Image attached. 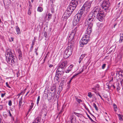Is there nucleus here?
<instances>
[{
    "label": "nucleus",
    "mask_w": 123,
    "mask_h": 123,
    "mask_svg": "<svg viewBox=\"0 0 123 123\" xmlns=\"http://www.w3.org/2000/svg\"><path fill=\"white\" fill-rule=\"evenodd\" d=\"M113 108L115 111L116 112L117 110V105L114 103L113 104Z\"/></svg>",
    "instance_id": "nucleus-22"
},
{
    "label": "nucleus",
    "mask_w": 123,
    "mask_h": 123,
    "mask_svg": "<svg viewBox=\"0 0 123 123\" xmlns=\"http://www.w3.org/2000/svg\"><path fill=\"white\" fill-rule=\"evenodd\" d=\"M73 66V65H71L69 67H70V68H72Z\"/></svg>",
    "instance_id": "nucleus-59"
},
{
    "label": "nucleus",
    "mask_w": 123,
    "mask_h": 123,
    "mask_svg": "<svg viewBox=\"0 0 123 123\" xmlns=\"http://www.w3.org/2000/svg\"><path fill=\"white\" fill-rule=\"evenodd\" d=\"M89 38L87 37L84 35L81 39L80 41V46L82 47L84 45L86 44L89 40Z\"/></svg>",
    "instance_id": "nucleus-7"
},
{
    "label": "nucleus",
    "mask_w": 123,
    "mask_h": 123,
    "mask_svg": "<svg viewBox=\"0 0 123 123\" xmlns=\"http://www.w3.org/2000/svg\"><path fill=\"white\" fill-rule=\"evenodd\" d=\"M65 81L64 80L62 81L60 85L59 86H60L63 87V85Z\"/></svg>",
    "instance_id": "nucleus-25"
},
{
    "label": "nucleus",
    "mask_w": 123,
    "mask_h": 123,
    "mask_svg": "<svg viewBox=\"0 0 123 123\" xmlns=\"http://www.w3.org/2000/svg\"><path fill=\"white\" fill-rule=\"evenodd\" d=\"M105 15L103 13H98L97 18L100 21H102L104 19Z\"/></svg>",
    "instance_id": "nucleus-10"
},
{
    "label": "nucleus",
    "mask_w": 123,
    "mask_h": 123,
    "mask_svg": "<svg viewBox=\"0 0 123 123\" xmlns=\"http://www.w3.org/2000/svg\"><path fill=\"white\" fill-rule=\"evenodd\" d=\"M88 27L84 35L87 37H89L90 34L92 31V28L93 25H92V24H91L89 25H88Z\"/></svg>",
    "instance_id": "nucleus-9"
},
{
    "label": "nucleus",
    "mask_w": 123,
    "mask_h": 123,
    "mask_svg": "<svg viewBox=\"0 0 123 123\" xmlns=\"http://www.w3.org/2000/svg\"><path fill=\"white\" fill-rule=\"evenodd\" d=\"M82 7L81 8V9H80L78 12V13H77V18L79 16H81L84 13V9H82Z\"/></svg>",
    "instance_id": "nucleus-14"
},
{
    "label": "nucleus",
    "mask_w": 123,
    "mask_h": 123,
    "mask_svg": "<svg viewBox=\"0 0 123 123\" xmlns=\"http://www.w3.org/2000/svg\"><path fill=\"white\" fill-rule=\"evenodd\" d=\"M71 4H70L68 7L67 10L71 12V13L73 12L76 8L77 5V1L75 0H72L71 1Z\"/></svg>",
    "instance_id": "nucleus-5"
},
{
    "label": "nucleus",
    "mask_w": 123,
    "mask_h": 123,
    "mask_svg": "<svg viewBox=\"0 0 123 123\" xmlns=\"http://www.w3.org/2000/svg\"><path fill=\"white\" fill-rule=\"evenodd\" d=\"M88 117L89 118L90 120L92 122H94V121L88 115H87Z\"/></svg>",
    "instance_id": "nucleus-47"
},
{
    "label": "nucleus",
    "mask_w": 123,
    "mask_h": 123,
    "mask_svg": "<svg viewBox=\"0 0 123 123\" xmlns=\"http://www.w3.org/2000/svg\"><path fill=\"white\" fill-rule=\"evenodd\" d=\"M83 71V68H81V71L79 73H77V75L79 74L80 73H81Z\"/></svg>",
    "instance_id": "nucleus-53"
},
{
    "label": "nucleus",
    "mask_w": 123,
    "mask_h": 123,
    "mask_svg": "<svg viewBox=\"0 0 123 123\" xmlns=\"http://www.w3.org/2000/svg\"><path fill=\"white\" fill-rule=\"evenodd\" d=\"M67 64V61H65L62 62L59 65L60 67H63L65 69L66 65Z\"/></svg>",
    "instance_id": "nucleus-12"
},
{
    "label": "nucleus",
    "mask_w": 123,
    "mask_h": 123,
    "mask_svg": "<svg viewBox=\"0 0 123 123\" xmlns=\"http://www.w3.org/2000/svg\"><path fill=\"white\" fill-rule=\"evenodd\" d=\"M64 69H64L62 67H60L59 66L58 67L56 70L61 71V72H63V70H64Z\"/></svg>",
    "instance_id": "nucleus-19"
},
{
    "label": "nucleus",
    "mask_w": 123,
    "mask_h": 123,
    "mask_svg": "<svg viewBox=\"0 0 123 123\" xmlns=\"http://www.w3.org/2000/svg\"><path fill=\"white\" fill-rule=\"evenodd\" d=\"M88 96L90 98H91L92 96V95L91 94V93L90 92H89L88 93Z\"/></svg>",
    "instance_id": "nucleus-37"
},
{
    "label": "nucleus",
    "mask_w": 123,
    "mask_h": 123,
    "mask_svg": "<svg viewBox=\"0 0 123 123\" xmlns=\"http://www.w3.org/2000/svg\"><path fill=\"white\" fill-rule=\"evenodd\" d=\"M120 89V86H117V91L118 92Z\"/></svg>",
    "instance_id": "nucleus-44"
},
{
    "label": "nucleus",
    "mask_w": 123,
    "mask_h": 123,
    "mask_svg": "<svg viewBox=\"0 0 123 123\" xmlns=\"http://www.w3.org/2000/svg\"><path fill=\"white\" fill-rule=\"evenodd\" d=\"M41 118L38 117L36 118L32 123H40Z\"/></svg>",
    "instance_id": "nucleus-16"
},
{
    "label": "nucleus",
    "mask_w": 123,
    "mask_h": 123,
    "mask_svg": "<svg viewBox=\"0 0 123 123\" xmlns=\"http://www.w3.org/2000/svg\"><path fill=\"white\" fill-rule=\"evenodd\" d=\"M44 37L46 38H47V32L46 31H44Z\"/></svg>",
    "instance_id": "nucleus-38"
},
{
    "label": "nucleus",
    "mask_w": 123,
    "mask_h": 123,
    "mask_svg": "<svg viewBox=\"0 0 123 123\" xmlns=\"http://www.w3.org/2000/svg\"><path fill=\"white\" fill-rule=\"evenodd\" d=\"M92 2L91 1L86 2L82 6V9H84L88 12L90 8Z\"/></svg>",
    "instance_id": "nucleus-8"
},
{
    "label": "nucleus",
    "mask_w": 123,
    "mask_h": 123,
    "mask_svg": "<svg viewBox=\"0 0 123 123\" xmlns=\"http://www.w3.org/2000/svg\"><path fill=\"white\" fill-rule=\"evenodd\" d=\"M117 115L118 116L119 120L121 121H123V119L122 117L123 116L121 114H117Z\"/></svg>",
    "instance_id": "nucleus-21"
},
{
    "label": "nucleus",
    "mask_w": 123,
    "mask_h": 123,
    "mask_svg": "<svg viewBox=\"0 0 123 123\" xmlns=\"http://www.w3.org/2000/svg\"><path fill=\"white\" fill-rule=\"evenodd\" d=\"M40 99V96H38L37 99V104L39 103V101Z\"/></svg>",
    "instance_id": "nucleus-36"
},
{
    "label": "nucleus",
    "mask_w": 123,
    "mask_h": 123,
    "mask_svg": "<svg viewBox=\"0 0 123 123\" xmlns=\"http://www.w3.org/2000/svg\"><path fill=\"white\" fill-rule=\"evenodd\" d=\"M45 110H46L45 109H43L41 110V111L42 114H43V115H44L45 116L46 114V113L45 111Z\"/></svg>",
    "instance_id": "nucleus-23"
},
{
    "label": "nucleus",
    "mask_w": 123,
    "mask_h": 123,
    "mask_svg": "<svg viewBox=\"0 0 123 123\" xmlns=\"http://www.w3.org/2000/svg\"><path fill=\"white\" fill-rule=\"evenodd\" d=\"M43 8L41 7H38V8L37 11L38 12H41L43 11Z\"/></svg>",
    "instance_id": "nucleus-26"
},
{
    "label": "nucleus",
    "mask_w": 123,
    "mask_h": 123,
    "mask_svg": "<svg viewBox=\"0 0 123 123\" xmlns=\"http://www.w3.org/2000/svg\"><path fill=\"white\" fill-rule=\"evenodd\" d=\"M110 5L109 0H104L101 5V7L106 12L109 11V8Z\"/></svg>",
    "instance_id": "nucleus-4"
},
{
    "label": "nucleus",
    "mask_w": 123,
    "mask_h": 123,
    "mask_svg": "<svg viewBox=\"0 0 123 123\" xmlns=\"http://www.w3.org/2000/svg\"><path fill=\"white\" fill-rule=\"evenodd\" d=\"M6 61H7V63L10 64H12L13 62L12 61V60L11 57L10 56L8 57H6Z\"/></svg>",
    "instance_id": "nucleus-15"
},
{
    "label": "nucleus",
    "mask_w": 123,
    "mask_h": 123,
    "mask_svg": "<svg viewBox=\"0 0 123 123\" xmlns=\"http://www.w3.org/2000/svg\"><path fill=\"white\" fill-rule=\"evenodd\" d=\"M96 87L99 88V85L98 84H97L95 86Z\"/></svg>",
    "instance_id": "nucleus-54"
},
{
    "label": "nucleus",
    "mask_w": 123,
    "mask_h": 123,
    "mask_svg": "<svg viewBox=\"0 0 123 123\" xmlns=\"http://www.w3.org/2000/svg\"><path fill=\"white\" fill-rule=\"evenodd\" d=\"M29 55L31 56L32 58H33L34 56V55L33 54H32L31 52H30V55Z\"/></svg>",
    "instance_id": "nucleus-50"
},
{
    "label": "nucleus",
    "mask_w": 123,
    "mask_h": 123,
    "mask_svg": "<svg viewBox=\"0 0 123 123\" xmlns=\"http://www.w3.org/2000/svg\"><path fill=\"white\" fill-rule=\"evenodd\" d=\"M120 38L123 39V33H122L120 34Z\"/></svg>",
    "instance_id": "nucleus-49"
},
{
    "label": "nucleus",
    "mask_w": 123,
    "mask_h": 123,
    "mask_svg": "<svg viewBox=\"0 0 123 123\" xmlns=\"http://www.w3.org/2000/svg\"><path fill=\"white\" fill-rule=\"evenodd\" d=\"M93 106L95 108L96 110V111H98V107H97V106H96V104L95 103H93Z\"/></svg>",
    "instance_id": "nucleus-31"
},
{
    "label": "nucleus",
    "mask_w": 123,
    "mask_h": 123,
    "mask_svg": "<svg viewBox=\"0 0 123 123\" xmlns=\"http://www.w3.org/2000/svg\"><path fill=\"white\" fill-rule=\"evenodd\" d=\"M98 95L102 99H103V98H102V97H101V96L99 94H98Z\"/></svg>",
    "instance_id": "nucleus-63"
},
{
    "label": "nucleus",
    "mask_w": 123,
    "mask_h": 123,
    "mask_svg": "<svg viewBox=\"0 0 123 123\" xmlns=\"http://www.w3.org/2000/svg\"><path fill=\"white\" fill-rule=\"evenodd\" d=\"M33 47L31 46L30 49V50L29 52V55H30V52H31L33 49Z\"/></svg>",
    "instance_id": "nucleus-34"
},
{
    "label": "nucleus",
    "mask_w": 123,
    "mask_h": 123,
    "mask_svg": "<svg viewBox=\"0 0 123 123\" xmlns=\"http://www.w3.org/2000/svg\"><path fill=\"white\" fill-rule=\"evenodd\" d=\"M123 40V39L122 38H120V39L119 41V43H121L122 42V41Z\"/></svg>",
    "instance_id": "nucleus-43"
},
{
    "label": "nucleus",
    "mask_w": 123,
    "mask_h": 123,
    "mask_svg": "<svg viewBox=\"0 0 123 123\" xmlns=\"http://www.w3.org/2000/svg\"><path fill=\"white\" fill-rule=\"evenodd\" d=\"M5 94V93L4 94H3V93L1 94V97H3L4 96Z\"/></svg>",
    "instance_id": "nucleus-56"
},
{
    "label": "nucleus",
    "mask_w": 123,
    "mask_h": 123,
    "mask_svg": "<svg viewBox=\"0 0 123 123\" xmlns=\"http://www.w3.org/2000/svg\"><path fill=\"white\" fill-rule=\"evenodd\" d=\"M22 97H21L19 99V105H18L19 106V109L21 107H22Z\"/></svg>",
    "instance_id": "nucleus-20"
},
{
    "label": "nucleus",
    "mask_w": 123,
    "mask_h": 123,
    "mask_svg": "<svg viewBox=\"0 0 123 123\" xmlns=\"http://www.w3.org/2000/svg\"><path fill=\"white\" fill-rule=\"evenodd\" d=\"M117 22L116 23H115L114 24V27H113L114 28H115V26L117 25Z\"/></svg>",
    "instance_id": "nucleus-62"
},
{
    "label": "nucleus",
    "mask_w": 123,
    "mask_h": 123,
    "mask_svg": "<svg viewBox=\"0 0 123 123\" xmlns=\"http://www.w3.org/2000/svg\"><path fill=\"white\" fill-rule=\"evenodd\" d=\"M93 17V15L92 13H91L89 14L85 21V25L86 26L89 25L91 24H92V25H93V23L92 22L94 19Z\"/></svg>",
    "instance_id": "nucleus-6"
},
{
    "label": "nucleus",
    "mask_w": 123,
    "mask_h": 123,
    "mask_svg": "<svg viewBox=\"0 0 123 123\" xmlns=\"http://www.w3.org/2000/svg\"><path fill=\"white\" fill-rule=\"evenodd\" d=\"M77 28L76 27L74 29L73 31L71 34L68 37V46L69 47H71L73 48L75 42L74 40V38L76 37V35L75 36L76 33Z\"/></svg>",
    "instance_id": "nucleus-1"
},
{
    "label": "nucleus",
    "mask_w": 123,
    "mask_h": 123,
    "mask_svg": "<svg viewBox=\"0 0 123 123\" xmlns=\"http://www.w3.org/2000/svg\"><path fill=\"white\" fill-rule=\"evenodd\" d=\"M14 55L13 51L11 49H9L6 50L5 55L6 57L10 56L11 57L13 64L16 62V57L14 56Z\"/></svg>",
    "instance_id": "nucleus-2"
},
{
    "label": "nucleus",
    "mask_w": 123,
    "mask_h": 123,
    "mask_svg": "<svg viewBox=\"0 0 123 123\" xmlns=\"http://www.w3.org/2000/svg\"><path fill=\"white\" fill-rule=\"evenodd\" d=\"M86 55V54H82L81 55L80 58L82 59L83 57H84Z\"/></svg>",
    "instance_id": "nucleus-33"
},
{
    "label": "nucleus",
    "mask_w": 123,
    "mask_h": 123,
    "mask_svg": "<svg viewBox=\"0 0 123 123\" xmlns=\"http://www.w3.org/2000/svg\"><path fill=\"white\" fill-rule=\"evenodd\" d=\"M82 60V59H81V58H80V59H79V63H80L81 62V61Z\"/></svg>",
    "instance_id": "nucleus-58"
},
{
    "label": "nucleus",
    "mask_w": 123,
    "mask_h": 123,
    "mask_svg": "<svg viewBox=\"0 0 123 123\" xmlns=\"http://www.w3.org/2000/svg\"><path fill=\"white\" fill-rule=\"evenodd\" d=\"M100 8L99 6H96L94 8L92 11L95 13L96 12L99 13V11L100 10Z\"/></svg>",
    "instance_id": "nucleus-13"
},
{
    "label": "nucleus",
    "mask_w": 123,
    "mask_h": 123,
    "mask_svg": "<svg viewBox=\"0 0 123 123\" xmlns=\"http://www.w3.org/2000/svg\"><path fill=\"white\" fill-rule=\"evenodd\" d=\"M73 24L74 26H75L77 24V19L76 18V17L75 16L73 21Z\"/></svg>",
    "instance_id": "nucleus-17"
},
{
    "label": "nucleus",
    "mask_w": 123,
    "mask_h": 123,
    "mask_svg": "<svg viewBox=\"0 0 123 123\" xmlns=\"http://www.w3.org/2000/svg\"><path fill=\"white\" fill-rule=\"evenodd\" d=\"M68 69L70 70L71 71V70H72V68H70L69 67L68 68Z\"/></svg>",
    "instance_id": "nucleus-64"
},
{
    "label": "nucleus",
    "mask_w": 123,
    "mask_h": 123,
    "mask_svg": "<svg viewBox=\"0 0 123 123\" xmlns=\"http://www.w3.org/2000/svg\"><path fill=\"white\" fill-rule=\"evenodd\" d=\"M72 13L71 12L68 11L67 10H66L63 15L64 18L67 19L70 16Z\"/></svg>",
    "instance_id": "nucleus-11"
},
{
    "label": "nucleus",
    "mask_w": 123,
    "mask_h": 123,
    "mask_svg": "<svg viewBox=\"0 0 123 123\" xmlns=\"http://www.w3.org/2000/svg\"><path fill=\"white\" fill-rule=\"evenodd\" d=\"M106 65V64H103L102 66V69H104L105 68V67Z\"/></svg>",
    "instance_id": "nucleus-46"
},
{
    "label": "nucleus",
    "mask_w": 123,
    "mask_h": 123,
    "mask_svg": "<svg viewBox=\"0 0 123 123\" xmlns=\"http://www.w3.org/2000/svg\"><path fill=\"white\" fill-rule=\"evenodd\" d=\"M34 104L33 103H31V105L30 106V108L29 110L28 111H30L32 109L33 106Z\"/></svg>",
    "instance_id": "nucleus-30"
},
{
    "label": "nucleus",
    "mask_w": 123,
    "mask_h": 123,
    "mask_svg": "<svg viewBox=\"0 0 123 123\" xmlns=\"http://www.w3.org/2000/svg\"><path fill=\"white\" fill-rule=\"evenodd\" d=\"M15 28L17 34H20L21 32L18 26H16Z\"/></svg>",
    "instance_id": "nucleus-18"
},
{
    "label": "nucleus",
    "mask_w": 123,
    "mask_h": 123,
    "mask_svg": "<svg viewBox=\"0 0 123 123\" xmlns=\"http://www.w3.org/2000/svg\"><path fill=\"white\" fill-rule=\"evenodd\" d=\"M18 53L19 54L18 55V56L20 57H21L22 55L21 52L20 51V50L19 49H18Z\"/></svg>",
    "instance_id": "nucleus-28"
},
{
    "label": "nucleus",
    "mask_w": 123,
    "mask_h": 123,
    "mask_svg": "<svg viewBox=\"0 0 123 123\" xmlns=\"http://www.w3.org/2000/svg\"><path fill=\"white\" fill-rule=\"evenodd\" d=\"M61 75H60L59 74L56 73L55 77L58 78H60L61 77Z\"/></svg>",
    "instance_id": "nucleus-32"
},
{
    "label": "nucleus",
    "mask_w": 123,
    "mask_h": 123,
    "mask_svg": "<svg viewBox=\"0 0 123 123\" xmlns=\"http://www.w3.org/2000/svg\"><path fill=\"white\" fill-rule=\"evenodd\" d=\"M73 50V48L68 46L64 52L63 58L65 59L68 58L72 54Z\"/></svg>",
    "instance_id": "nucleus-3"
},
{
    "label": "nucleus",
    "mask_w": 123,
    "mask_h": 123,
    "mask_svg": "<svg viewBox=\"0 0 123 123\" xmlns=\"http://www.w3.org/2000/svg\"><path fill=\"white\" fill-rule=\"evenodd\" d=\"M79 16V18H78V21H80V18L81 16Z\"/></svg>",
    "instance_id": "nucleus-61"
},
{
    "label": "nucleus",
    "mask_w": 123,
    "mask_h": 123,
    "mask_svg": "<svg viewBox=\"0 0 123 123\" xmlns=\"http://www.w3.org/2000/svg\"><path fill=\"white\" fill-rule=\"evenodd\" d=\"M32 44H31V46H32L33 47V46L34 44V42L33 41H32Z\"/></svg>",
    "instance_id": "nucleus-57"
},
{
    "label": "nucleus",
    "mask_w": 123,
    "mask_h": 123,
    "mask_svg": "<svg viewBox=\"0 0 123 123\" xmlns=\"http://www.w3.org/2000/svg\"><path fill=\"white\" fill-rule=\"evenodd\" d=\"M64 73V72H61V71L56 70V73L59 74L60 75H62Z\"/></svg>",
    "instance_id": "nucleus-24"
},
{
    "label": "nucleus",
    "mask_w": 123,
    "mask_h": 123,
    "mask_svg": "<svg viewBox=\"0 0 123 123\" xmlns=\"http://www.w3.org/2000/svg\"><path fill=\"white\" fill-rule=\"evenodd\" d=\"M6 86L7 87H8L9 88H11V87L9 86V85L8 84V82H7L6 83Z\"/></svg>",
    "instance_id": "nucleus-51"
},
{
    "label": "nucleus",
    "mask_w": 123,
    "mask_h": 123,
    "mask_svg": "<svg viewBox=\"0 0 123 123\" xmlns=\"http://www.w3.org/2000/svg\"><path fill=\"white\" fill-rule=\"evenodd\" d=\"M30 9H31V7H29V9L28 10V14L29 15H30L31 13V12L30 11Z\"/></svg>",
    "instance_id": "nucleus-42"
},
{
    "label": "nucleus",
    "mask_w": 123,
    "mask_h": 123,
    "mask_svg": "<svg viewBox=\"0 0 123 123\" xmlns=\"http://www.w3.org/2000/svg\"><path fill=\"white\" fill-rule=\"evenodd\" d=\"M51 11L52 13H54L55 12L54 8L53 7L51 8Z\"/></svg>",
    "instance_id": "nucleus-39"
},
{
    "label": "nucleus",
    "mask_w": 123,
    "mask_h": 123,
    "mask_svg": "<svg viewBox=\"0 0 123 123\" xmlns=\"http://www.w3.org/2000/svg\"><path fill=\"white\" fill-rule=\"evenodd\" d=\"M118 74L120 76H123V73H122V71H120L119 72Z\"/></svg>",
    "instance_id": "nucleus-35"
},
{
    "label": "nucleus",
    "mask_w": 123,
    "mask_h": 123,
    "mask_svg": "<svg viewBox=\"0 0 123 123\" xmlns=\"http://www.w3.org/2000/svg\"><path fill=\"white\" fill-rule=\"evenodd\" d=\"M77 76V74H75V75H74L72 77V78L71 79L72 80L75 77V78H76Z\"/></svg>",
    "instance_id": "nucleus-41"
},
{
    "label": "nucleus",
    "mask_w": 123,
    "mask_h": 123,
    "mask_svg": "<svg viewBox=\"0 0 123 123\" xmlns=\"http://www.w3.org/2000/svg\"><path fill=\"white\" fill-rule=\"evenodd\" d=\"M70 71L68 69L66 70L65 72L66 73H68Z\"/></svg>",
    "instance_id": "nucleus-48"
},
{
    "label": "nucleus",
    "mask_w": 123,
    "mask_h": 123,
    "mask_svg": "<svg viewBox=\"0 0 123 123\" xmlns=\"http://www.w3.org/2000/svg\"><path fill=\"white\" fill-rule=\"evenodd\" d=\"M74 119V117H71V121L72 123L73 122V119Z\"/></svg>",
    "instance_id": "nucleus-55"
},
{
    "label": "nucleus",
    "mask_w": 123,
    "mask_h": 123,
    "mask_svg": "<svg viewBox=\"0 0 123 123\" xmlns=\"http://www.w3.org/2000/svg\"><path fill=\"white\" fill-rule=\"evenodd\" d=\"M53 66V65L52 64H50L49 66V67L50 68H51Z\"/></svg>",
    "instance_id": "nucleus-60"
},
{
    "label": "nucleus",
    "mask_w": 123,
    "mask_h": 123,
    "mask_svg": "<svg viewBox=\"0 0 123 123\" xmlns=\"http://www.w3.org/2000/svg\"><path fill=\"white\" fill-rule=\"evenodd\" d=\"M52 14L50 13H49L48 16V19L49 20L50 19H51L52 17Z\"/></svg>",
    "instance_id": "nucleus-29"
},
{
    "label": "nucleus",
    "mask_w": 123,
    "mask_h": 123,
    "mask_svg": "<svg viewBox=\"0 0 123 123\" xmlns=\"http://www.w3.org/2000/svg\"><path fill=\"white\" fill-rule=\"evenodd\" d=\"M77 102L79 104H82L83 102L81 100L79 99L77 100Z\"/></svg>",
    "instance_id": "nucleus-27"
},
{
    "label": "nucleus",
    "mask_w": 123,
    "mask_h": 123,
    "mask_svg": "<svg viewBox=\"0 0 123 123\" xmlns=\"http://www.w3.org/2000/svg\"><path fill=\"white\" fill-rule=\"evenodd\" d=\"M3 108V105H0V110H2Z\"/></svg>",
    "instance_id": "nucleus-52"
},
{
    "label": "nucleus",
    "mask_w": 123,
    "mask_h": 123,
    "mask_svg": "<svg viewBox=\"0 0 123 123\" xmlns=\"http://www.w3.org/2000/svg\"><path fill=\"white\" fill-rule=\"evenodd\" d=\"M8 105L10 106H11L12 105V101L11 100H10L9 101V103H8Z\"/></svg>",
    "instance_id": "nucleus-45"
},
{
    "label": "nucleus",
    "mask_w": 123,
    "mask_h": 123,
    "mask_svg": "<svg viewBox=\"0 0 123 123\" xmlns=\"http://www.w3.org/2000/svg\"><path fill=\"white\" fill-rule=\"evenodd\" d=\"M62 88L63 87L60 86H59L58 88V89L59 90L58 91L60 90L62 91Z\"/></svg>",
    "instance_id": "nucleus-40"
}]
</instances>
